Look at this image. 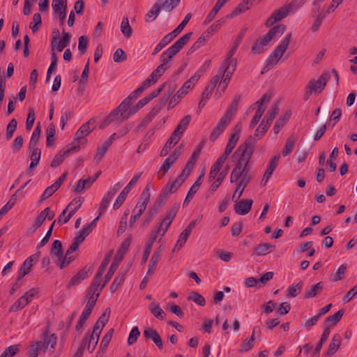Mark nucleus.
<instances>
[{
    "label": "nucleus",
    "instance_id": "obj_59",
    "mask_svg": "<svg viewBox=\"0 0 357 357\" xmlns=\"http://www.w3.org/2000/svg\"><path fill=\"white\" fill-rule=\"evenodd\" d=\"M109 146V142H104L100 146H98L97 148V153L95 156V160L98 162L100 161L105 155Z\"/></svg>",
    "mask_w": 357,
    "mask_h": 357
},
{
    "label": "nucleus",
    "instance_id": "obj_22",
    "mask_svg": "<svg viewBox=\"0 0 357 357\" xmlns=\"http://www.w3.org/2000/svg\"><path fill=\"white\" fill-rule=\"evenodd\" d=\"M275 248V245L270 243H261L256 246L253 250L252 256H264L271 252Z\"/></svg>",
    "mask_w": 357,
    "mask_h": 357
},
{
    "label": "nucleus",
    "instance_id": "obj_20",
    "mask_svg": "<svg viewBox=\"0 0 357 357\" xmlns=\"http://www.w3.org/2000/svg\"><path fill=\"white\" fill-rule=\"evenodd\" d=\"M252 178L251 175L245 174L243 178H242L238 183H237V188L232 196V200L236 201L238 199L241 197L242 195L244 189L248 185V184L250 183V180Z\"/></svg>",
    "mask_w": 357,
    "mask_h": 357
},
{
    "label": "nucleus",
    "instance_id": "obj_49",
    "mask_svg": "<svg viewBox=\"0 0 357 357\" xmlns=\"http://www.w3.org/2000/svg\"><path fill=\"white\" fill-rule=\"evenodd\" d=\"M329 334H330V328H328V327L325 328L323 331V333L321 335V339L319 341V342L317 343V344L314 349V355L319 354V353L322 349L323 344L328 339Z\"/></svg>",
    "mask_w": 357,
    "mask_h": 357
},
{
    "label": "nucleus",
    "instance_id": "obj_30",
    "mask_svg": "<svg viewBox=\"0 0 357 357\" xmlns=\"http://www.w3.org/2000/svg\"><path fill=\"white\" fill-rule=\"evenodd\" d=\"M324 289V282H319L318 283L313 284L309 289H307L304 294V298H311L315 297L319 294Z\"/></svg>",
    "mask_w": 357,
    "mask_h": 357
},
{
    "label": "nucleus",
    "instance_id": "obj_7",
    "mask_svg": "<svg viewBox=\"0 0 357 357\" xmlns=\"http://www.w3.org/2000/svg\"><path fill=\"white\" fill-rule=\"evenodd\" d=\"M83 202V199L79 197L73 199L72 202L67 206V207L59 215L57 222L59 225H63L69 221L73 215L80 208Z\"/></svg>",
    "mask_w": 357,
    "mask_h": 357
},
{
    "label": "nucleus",
    "instance_id": "obj_4",
    "mask_svg": "<svg viewBox=\"0 0 357 357\" xmlns=\"http://www.w3.org/2000/svg\"><path fill=\"white\" fill-rule=\"evenodd\" d=\"M192 17V14L188 13L185 15V18L183 20V21L179 24V25L172 32L169 33L166 36H165L158 43V44L155 47L152 54L155 55L159 52H160L166 45H167L169 43H170L176 37L177 35H178L183 29L185 28L186 24L188 23V22L190 20Z\"/></svg>",
    "mask_w": 357,
    "mask_h": 357
},
{
    "label": "nucleus",
    "instance_id": "obj_19",
    "mask_svg": "<svg viewBox=\"0 0 357 357\" xmlns=\"http://www.w3.org/2000/svg\"><path fill=\"white\" fill-rule=\"evenodd\" d=\"M252 199H241L234 206L236 213L241 215L248 214L252 208Z\"/></svg>",
    "mask_w": 357,
    "mask_h": 357
},
{
    "label": "nucleus",
    "instance_id": "obj_57",
    "mask_svg": "<svg viewBox=\"0 0 357 357\" xmlns=\"http://www.w3.org/2000/svg\"><path fill=\"white\" fill-rule=\"evenodd\" d=\"M144 89L141 86H139L136 90L132 92L123 102H126V105L130 107L132 102L137 98L139 95L142 93Z\"/></svg>",
    "mask_w": 357,
    "mask_h": 357
},
{
    "label": "nucleus",
    "instance_id": "obj_46",
    "mask_svg": "<svg viewBox=\"0 0 357 357\" xmlns=\"http://www.w3.org/2000/svg\"><path fill=\"white\" fill-rule=\"evenodd\" d=\"M121 31L123 35L126 38H129L132 33V29L129 24V20L127 17H124L121 24Z\"/></svg>",
    "mask_w": 357,
    "mask_h": 357
},
{
    "label": "nucleus",
    "instance_id": "obj_50",
    "mask_svg": "<svg viewBox=\"0 0 357 357\" xmlns=\"http://www.w3.org/2000/svg\"><path fill=\"white\" fill-rule=\"evenodd\" d=\"M190 234L188 231L183 230L179 235L178 238L176 243V245L172 250V252H175L176 250H179L186 243L188 237Z\"/></svg>",
    "mask_w": 357,
    "mask_h": 357
},
{
    "label": "nucleus",
    "instance_id": "obj_40",
    "mask_svg": "<svg viewBox=\"0 0 357 357\" xmlns=\"http://www.w3.org/2000/svg\"><path fill=\"white\" fill-rule=\"evenodd\" d=\"M250 3L247 0L241 1L236 8L230 13L227 17H234L241 13L245 12L250 8Z\"/></svg>",
    "mask_w": 357,
    "mask_h": 357
},
{
    "label": "nucleus",
    "instance_id": "obj_9",
    "mask_svg": "<svg viewBox=\"0 0 357 357\" xmlns=\"http://www.w3.org/2000/svg\"><path fill=\"white\" fill-rule=\"evenodd\" d=\"M79 151V144H74V143H71L66 145L57 154H56V155L54 157L53 160L50 163V166L52 168L57 167L62 163L66 157H68L69 155L77 152Z\"/></svg>",
    "mask_w": 357,
    "mask_h": 357
},
{
    "label": "nucleus",
    "instance_id": "obj_61",
    "mask_svg": "<svg viewBox=\"0 0 357 357\" xmlns=\"http://www.w3.org/2000/svg\"><path fill=\"white\" fill-rule=\"evenodd\" d=\"M181 0H165L161 3L162 9L167 12H171L178 6Z\"/></svg>",
    "mask_w": 357,
    "mask_h": 357
},
{
    "label": "nucleus",
    "instance_id": "obj_6",
    "mask_svg": "<svg viewBox=\"0 0 357 357\" xmlns=\"http://www.w3.org/2000/svg\"><path fill=\"white\" fill-rule=\"evenodd\" d=\"M130 107L126 105V102H121V103L114 110H112L109 114H108L102 121V123L100 126V128H105L109 124L112 122L119 120L120 122H123L126 121L124 119L123 114H125V112L128 110Z\"/></svg>",
    "mask_w": 357,
    "mask_h": 357
},
{
    "label": "nucleus",
    "instance_id": "obj_15",
    "mask_svg": "<svg viewBox=\"0 0 357 357\" xmlns=\"http://www.w3.org/2000/svg\"><path fill=\"white\" fill-rule=\"evenodd\" d=\"M230 122L231 121L222 116L216 126L213 128L209 137L210 140L211 142H215L223 132Z\"/></svg>",
    "mask_w": 357,
    "mask_h": 357
},
{
    "label": "nucleus",
    "instance_id": "obj_5",
    "mask_svg": "<svg viewBox=\"0 0 357 357\" xmlns=\"http://www.w3.org/2000/svg\"><path fill=\"white\" fill-rule=\"evenodd\" d=\"M291 37V33L287 34L285 38L280 42V43L275 47L274 51L268 56L266 61V67L268 68V69L273 68L282 58V55L285 53L289 45Z\"/></svg>",
    "mask_w": 357,
    "mask_h": 357
},
{
    "label": "nucleus",
    "instance_id": "obj_38",
    "mask_svg": "<svg viewBox=\"0 0 357 357\" xmlns=\"http://www.w3.org/2000/svg\"><path fill=\"white\" fill-rule=\"evenodd\" d=\"M63 255L62 243L59 240H55L50 249V255L52 258L59 259V257H61Z\"/></svg>",
    "mask_w": 357,
    "mask_h": 357
},
{
    "label": "nucleus",
    "instance_id": "obj_62",
    "mask_svg": "<svg viewBox=\"0 0 357 357\" xmlns=\"http://www.w3.org/2000/svg\"><path fill=\"white\" fill-rule=\"evenodd\" d=\"M295 144V137L294 136H290L287 139L286 144L284 145V149L282 151L283 156H287L289 155L293 151L294 146Z\"/></svg>",
    "mask_w": 357,
    "mask_h": 357
},
{
    "label": "nucleus",
    "instance_id": "obj_29",
    "mask_svg": "<svg viewBox=\"0 0 357 357\" xmlns=\"http://www.w3.org/2000/svg\"><path fill=\"white\" fill-rule=\"evenodd\" d=\"M220 75H216L213 76L209 84L206 86L205 89L202 93L203 99H209L211 95L212 94L213 90L217 86V84L219 82Z\"/></svg>",
    "mask_w": 357,
    "mask_h": 357
},
{
    "label": "nucleus",
    "instance_id": "obj_58",
    "mask_svg": "<svg viewBox=\"0 0 357 357\" xmlns=\"http://www.w3.org/2000/svg\"><path fill=\"white\" fill-rule=\"evenodd\" d=\"M55 126L52 123L49 125V126L47 128L46 134H47V142H46V146H50L53 144L54 141V135H55Z\"/></svg>",
    "mask_w": 357,
    "mask_h": 357
},
{
    "label": "nucleus",
    "instance_id": "obj_33",
    "mask_svg": "<svg viewBox=\"0 0 357 357\" xmlns=\"http://www.w3.org/2000/svg\"><path fill=\"white\" fill-rule=\"evenodd\" d=\"M103 274L98 275V272L96 273V276L94 277L90 287L88 288L87 291L88 294L98 292L100 294V291L104 287H102V284H100V280Z\"/></svg>",
    "mask_w": 357,
    "mask_h": 357
},
{
    "label": "nucleus",
    "instance_id": "obj_23",
    "mask_svg": "<svg viewBox=\"0 0 357 357\" xmlns=\"http://www.w3.org/2000/svg\"><path fill=\"white\" fill-rule=\"evenodd\" d=\"M161 109V107H154L151 109V110L147 114V115L144 118L140 123L138 124L137 127V130L139 131L142 128L147 126L153 119V118L160 112Z\"/></svg>",
    "mask_w": 357,
    "mask_h": 357
},
{
    "label": "nucleus",
    "instance_id": "obj_41",
    "mask_svg": "<svg viewBox=\"0 0 357 357\" xmlns=\"http://www.w3.org/2000/svg\"><path fill=\"white\" fill-rule=\"evenodd\" d=\"M156 238L155 236V234H151L150 237L148 240V242L146 245V248L143 254L142 259V264H145L147 261V259L150 255V253L151 252V249L153 247V245L154 242L156 241Z\"/></svg>",
    "mask_w": 357,
    "mask_h": 357
},
{
    "label": "nucleus",
    "instance_id": "obj_35",
    "mask_svg": "<svg viewBox=\"0 0 357 357\" xmlns=\"http://www.w3.org/2000/svg\"><path fill=\"white\" fill-rule=\"evenodd\" d=\"M285 29V25H276L268 31V33L266 34V38L271 40L274 37H280L284 33Z\"/></svg>",
    "mask_w": 357,
    "mask_h": 357
},
{
    "label": "nucleus",
    "instance_id": "obj_52",
    "mask_svg": "<svg viewBox=\"0 0 357 357\" xmlns=\"http://www.w3.org/2000/svg\"><path fill=\"white\" fill-rule=\"evenodd\" d=\"M347 270V264H342L335 273H333L330 276V280L331 282H337L343 279V276Z\"/></svg>",
    "mask_w": 357,
    "mask_h": 357
},
{
    "label": "nucleus",
    "instance_id": "obj_54",
    "mask_svg": "<svg viewBox=\"0 0 357 357\" xmlns=\"http://www.w3.org/2000/svg\"><path fill=\"white\" fill-rule=\"evenodd\" d=\"M291 12L290 11L288 6H287V4H284L280 8L275 10L273 13V15H275L276 20L278 22L286 17Z\"/></svg>",
    "mask_w": 357,
    "mask_h": 357
},
{
    "label": "nucleus",
    "instance_id": "obj_39",
    "mask_svg": "<svg viewBox=\"0 0 357 357\" xmlns=\"http://www.w3.org/2000/svg\"><path fill=\"white\" fill-rule=\"evenodd\" d=\"M77 255H66V254L59 259H54V263L56 265L60 268V269H63L68 266L73 260L75 259Z\"/></svg>",
    "mask_w": 357,
    "mask_h": 357
},
{
    "label": "nucleus",
    "instance_id": "obj_28",
    "mask_svg": "<svg viewBox=\"0 0 357 357\" xmlns=\"http://www.w3.org/2000/svg\"><path fill=\"white\" fill-rule=\"evenodd\" d=\"M340 344H341V337L340 335L335 334L333 337L332 340L328 345L326 355L328 357H331L333 355H334L336 353V351L338 350V349L340 348Z\"/></svg>",
    "mask_w": 357,
    "mask_h": 357
},
{
    "label": "nucleus",
    "instance_id": "obj_53",
    "mask_svg": "<svg viewBox=\"0 0 357 357\" xmlns=\"http://www.w3.org/2000/svg\"><path fill=\"white\" fill-rule=\"evenodd\" d=\"M29 150L32 151L31 155V167H35L37 166L40 161L41 151L38 147L29 148Z\"/></svg>",
    "mask_w": 357,
    "mask_h": 357
},
{
    "label": "nucleus",
    "instance_id": "obj_60",
    "mask_svg": "<svg viewBox=\"0 0 357 357\" xmlns=\"http://www.w3.org/2000/svg\"><path fill=\"white\" fill-rule=\"evenodd\" d=\"M278 112L279 107L277 105H274L272 106L271 109L268 112L266 116L264 117L265 123H266L269 127Z\"/></svg>",
    "mask_w": 357,
    "mask_h": 357
},
{
    "label": "nucleus",
    "instance_id": "obj_64",
    "mask_svg": "<svg viewBox=\"0 0 357 357\" xmlns=\"http://www.w3.org/2000/svg\"><path fill=\"white\" fill-rule=\"evenodd\" d=\"M20 351V345L15 344L8 347L3 352L0 357H13Z\"/></svg>",
    "mask_w": 357,
    "mask_h": 357
},
{
    "label": "nucleus",
    "instance_id": "obj_16",
    "mask_svg": "<svg viewBox=\"0 0 357 357\" xmlns=\"http://www.w3.org/2000/svg\"><path fill=\"white\" fill-rule=\"evenodd\" d=\"M161 208L162 206H160V204H157L154 202L153 206L149 209L146 215L143 218L142 224V228L146 229L148 227Z\"/></svg>",
    "mask_w": 357,
    "mask_h": 357
},
{
    "label": "nucleus",
    "instance_id": "obj_17",
    "mask_svg": "<svg viewBox=\"0 0 357 357\" xmlns=\"http://www.w3.org/2000/svg\"><path fill=\"white\" fill-rule=\"evenodd\" d=\"M143 334L146 340H151L160 350L163 349L162 340L156 330L148 328L144 331Z\"/></svg>",
    "mask_w": 357,
    "mask_h": 357
},
{
    "label": "nucleus",
    "instance_id": "obj_1",
    "mask_svg": "<svg viewBox=\"0 0 357 357\" xmlns=\"http://www.w3.org/2000/svg\"><path fill=\"white\" fill-rule=\"evenodd\" d=\"M255 146V139L249 136L234 152L233 156L236 157L237 160L230 176L231 183L237 182L245 174L250 175L248 166L254 152Z\"/></svg>",
    "mask_w": 357,
    "mask_h": 357
},
{
    "label": "nucleus",
    "instance_id": "obj_37",
    "mask_svg": "<svg viewBox=\"0 0 357 357\" xmlns=\"http://www.w3.org/2000/svg\"><path fill=\"white\" fill-rule=\"evenodd\" d=\"M344 313V309L340 310L334 314L328 316L326 319L324 324L327 326V327H328V328H330L331 326H333L336 325L340 321Z\"/></svg>",
    "mask_w": 357,
    "mask_h": 357
},
{
    "label": "nucleus",
    "instance_id": "obj_11",
    "mask_svg": "<svg viewBox=\"0 0 357 357\" xmlns=\"http://www.w3.org/2000/svg\"><path fill=\"white\" fill-rule=\"evenodd\" d=\"M180 187L176 183L173 179H169L165 187L160 193L155 202L160 204V206H163L167 198L173 193L176 192Z\"/></svg>",
    "mask_w": 357,
    "mask_h": 357
},
{
    "label": "nucleus",
    "instance_id": "obj_56",
    "mask_svg": "<svg viewBox=\"0 0 357 357\" xmlns=\"http://www.w3.org/2000/svg\"><path fill=\"white\" fill-rule=\"evenodd\" d=\"M110 309L107 308L106 312H103L100 317L98 318L97 321L96 322L93 326H98V328H101L102 330L107 323L109 318Z\"/></svg>",
    "mask_w": 357,
    "mask_h": 357
},
{
    "label": "nucleus",
    "instance_id": "obj_14",
    "mask_svg": "<svg viewBox=\"0 0 357 357\" xmlns=\"http://www.w3.org/2000/svg\"><path fill=\"white\" fill-rule=\"evenodd\" d=\"M236 66H234V61H232L231 66H223L219 69V73H222V80L223 83L222 86V91L224 92L227 86V84L229 82L234 72L236 70Z\"/></svg>",
    "mask_w": 357,
    "mask_h": 357
},
{
    "label": "nucleus",
    "instance_id": "obj_44",
    "mask_svg": "<svg viewBox=\"0 0 357 357\" xmlns=\"http://www.w3.org/2000/svg\"><path fill=\"white\" fill-rule=\"evenodd\" d=\"M40 132H41L40 123V122H38L32 133L31 139L29 143V148L37 147V145H38V141L40 139Z\"/></svg>",
    "mask_w": 357,
    "mask_h": 357
},
{
    "label": "nucleus",
    "instance_id": "obj_21",
    "mask_svg": "<svg viewBox=\"0 0 357 357\" xmlns=\"http://www.w3.org/2000/svg\"><path fill=\"white\" fill-rule=\"evenodd\" d=\"M204 176V172H202L201 175L197 178V181L191 186L185 197V199H184L183 206L187 205L190 201V199H192L195 193L197 192L199 188L200 187L203 182Z\"/></svg>",
    "mask_w": 357,
    "mask_h": 357
},
{
    "label": "nucleus",
    "instance_id": "obj_2",
    "mask_svg": "<svg viewBox=\"0 0 357 357\" xmlns=\"http://www.w3.org/2000/svg\"><path fill=\"white\" fill-rule=\"evenodd\" d=\"M192 36V32L185 33L177 40L172 46L164 51L160 56L161 63L169 68L172 64V58L190 41Z\"/></svg>",
    "mask_w": 357,
    "mask_h": 357
},
{
    "label": "nucleus",
    "instance_id": "obj_51",
    "mask_svg": "<svg viewBox=\"0 0 357 357\" xmlns=\"http://www.w3.org/2000/svg\"><path fill=\"white\" fill-rule=\"evenodd\" d=\"M229 169V167L226 168L225 171H222L219 172L218 176L216 178V179L213 182L210 187V190L212 192H215L217 190V189L219 188L223 180L225 179V176H227V170Z\"/></svg>",
    "mask_w": 357,
    "mask_h": 357
},
{
    "label": "nucleus",
    "instance_id": "obj_13",
    "mask_svg": "<svg viewBox=\"0 0 357 357\" xmlns=\"http://www.w3.org/2000/svg\"><path fill=\"white\" fill-rule=\"evenodd\" d=\"M93 268L91 266H85L75 275H74L68 284V288L79 284L82 280L88 278L89 273H91Z\"/></svg>",
    "mask_w": 357,
    "mask_h": 357
},
{
    "label": "nucleus",
    "instance_id": "obj_31",
    "mask_svg": "<svg viewBox=\"0 0 357 357\" xmlns=\"http://www.w3.org/2000/svg\"><path fill=\"white\" fill-rule=\"evenodd\" d=\"M228 0H218L215 3L214 7L213 9L210 11L207 17H206L204 24L205 25L209 24L215 17L217 13L219 12V10L221 9V8L224 6V4Z\"/></svg>",
    "mask_w": 357,
    "mask_h": 357
},
{
    "label": "nucleus",
    "instance_id": "obj_48",
    "mask_svg": "<svg viewBox=\"0 0 357 357\" xmlns=\"http://www.w3.org/2000/svg\"><path fill=\"white\" fill-rule=\"evenodd\" d=\"M303 281L301 280L296 284L290 285L287 289V296L290 297H296L301 293L303 288Z\"/></svg>",
    "mask_w": 357,
    "mask_h": 357
},
{
    "label": "nucleus",
    "instance_id": "obj_55",
    "mask_svg": "<svg viewBox=\"0 0 357 357\" xmlns=\"http://www.w3.org/2000/svg\"><path fill=\"white\" fill-rule=\"evenodd\" d=\"M125 278L126 277L124 273L119 274L115 277L109 287L112 294H114L117 290L119 287H120L124 282Z\"/></svg>",
    "mask_w": 357,
    "mask_h": 357
},
{
    "label": "nucleus",
    "instance_id": "obj_12",
    "mask_svg": "<svg viewBox=\"0 0 357 357\" xmlns=\"http://www.w3.org/2000/svg\"><path fill=\"white\" fill-rule=\"evenodd\" d=\"M121 187L122 184L120 182L116 183L115 185L112 186L110 189L107 192V193L104 195L100 203V206L98 208L99 215L103 214V213L107 208L110 201Z\"/></svg>",
    "mask_w": 357,
    "mask_h": 357
},
{
    "label": "nucleus",
    "instance_id": "obj_8",
    "mask_svg": "<svg viewBox=\"0 0 357 357\" xmlns=\"http://www.w3.org/2000/svg\"><path fill=\"white\" fill-rule=\"evenodd\" d=\"M50 333V327L46 326L41 334V340L36 341V342L38 345L40 351H46L48 349L49 347L51 349H54L57 343V336L56 334L52 333L51 335Z\"/></svg>",
    "mask_w": 357,
    "mask_h": 357
},
{
    "label": "nucleus",
    "instance_id": "obj_25",
    "mask_svg": "<svg viewBox=\"0 0 357 357\" xmlns=\"http://www.w3.org/2000/svg\"><path fill=\"white\" fill-rule=\"evenodd\" d=\"M291 115V112L290 110H287L280 116V118L276 121L273 127V131L275 134H278L280 132L281 129L289 120Z\"/></svg>",
    "mask_w": 357,
    "mask_h": 357
},
{
    "label": "nucleus",
    "instance_id": "obj_34",
    "mask_svg": "<svg viewBox=\"0 0 357 357\" xmlns=\"http://www.w3.org/2000/svg\"><path fill=\"white\" fill-rule=\"evenodd\" d=\"M121 261H122V259H121V257H119V258L115 256V257L109 268V271L105 275V281L102 284V287H104L106 285V284L107 283V282L109 280H110V279L114 274L115 271H116V269Z\"/></svg>",
    "mask_w": 357,
    "mask_h": 357
},
{
    "label": "nucleus",
    "instance_id": "obj_63",
    "mask_svg": "<svg viewBox=\"0 0 357 357\" xmlns=\"http://www.w3.org/2000/svg\"><path fill=\"white\" fill-rule=\"evenodd\" d=\"M42 24L41 15L40 13H35L33 16V22L30 24V29L33 33H36Z\"/></svg>",
    "mask_w": 357,
    "mask_h": 357
},
{
    "label": "nucleus",
    "instance_id": "obj_3",
    "mask_svg": "<svg viewBox=\"0 0 357 357\" xmlns=\"http://www.w3.org/2000/svg\"><path fill=\"white\" fill-rule=\"evenodd\" d=\"M331 78V73H323L317 80L312 79L309 81L305 88L303 99L307 100L313 93H321Z\"/></svg>",
    "mask_w": 357,
    "mask_h": 357
},
{
    "label": "nucleus",
    "instance_id": "obj_24",
    "mask_svg": "<svg viewBox=\"0 0 357 357\" xmlns=\"http://www.w3.org/2000/svg\"><path fill=\"white\" fill-rule=\"evenodd\" d=\"M241 95L236 94L234 100H232L229 108L227 109L223 116L226 117L229 121H231L233 116L236 114L238 110V102L241 100Z\"/></svg>",
    "mask_w": 357,
    "mask_h": 357
},
{
    "label": "nucleus",
    "instance_id": "obj_42",
    "mask_svg": "<svg viewBox=\"0 0 357 357\" xmlns=\"http://www.w3.org/2000/svg\"><path fill=\"white\" fill-rule=\"evenodd\" d=\"M114 328H110L107 333L103 336L100 347H99V351L98 353L102 351V353L105 352V351L107 349L114 333Z\"/></svg>",
    "mask_w": 357,
    "mask_h": 357
},
{
    "label": "nucleus",
    "instance_id": "obj_26",
    "mask_svg": "<svg viewBox=\"0 0 357 357\" xmlns=\"http://www.w3.org/2000/svg\"><path fill=\"white\" fill-rule=\"evenodd\" d=\"M161 3L162 0H157L153 4L145 16L146 22H152L156 18L162 10Z\"/></svg>",
    "mask_w": 357,
    "mask_h": 357
},
{
    "label": "nucleus",
    "instance_id": "obj_36",
    "mask_svg": "<svg viewBox=\"0 0 357 357\" xmlns=\"http://www.w3.org/2000/svg\"><path fill=\"white\" fill-rule=\"evenodd\" d=\"M94 183V178H81L76 185L73 187V191L77 193L82 192L85 188H89Z\"/></svg>",
    "mask_w": 357,
    "mask_h": 357
},
{
    "label": "nucleus",
    "instance_id": "obj_18",
    "mask_svg": "<svg viewBox=\"0 0 357 357\" xmlns=\"http://www.w3.org/2000/svg\"><path fill=\"white\" fill-rule=\"evenodd\" d=\"M280 158V154H278L275 156H273L270 161L268 162V165L267 167V169L264 174L263 178L261 180V183L264 182L265 185L268 179L272 176L273 173L275 170L276 167H278V161Z\"/></svg>",
    "mask_w": 357,
    "mask_h": 357
},
{
    "label": "nucleus",
    "instance_id": "obj_47",
    "mask_svg": "<svg viewBox=\"0 0 357 357\" xmlns=\"http://www.w3.org/2000/svg\"><path fill=\"white\" fill-rule=\"evenodd\" d=\"M208 40V38L204 35L203 33L197 40L193 43V45L189 48L188 51V54H190L199 49L202 46L204 45L205 43Z\"/></svg>",
    "mask_w": 357,
    "mask_h": 357
},
{
    "label": "nucleus",
    "instance_id": "obj_27",
    "mask_svg": "<svg viewBox=\"0 0 357 357\" xmlns=\"http://www.w3.org/2000/svg\"><path fill=\"white\" fill-rule=\"evenodd\" d=\"M269 41L270 40L266 38V35L263 38H259L252 47V52L255 54L264 52L266 50L265 47L268 45Z\"/></svg>",
    "mask_w": 357,
    "mask_h": 357
},
{
    "label": "nucleus",
    "instance_id": "obj_10",
    "mask_svg": "<svg viewBox=\"0 0 357 357\" xmlns=\"http://www.w3.org/2000/svg\"><path fill=\"white\" fill-rule=\"evenodd\" d=\"M96 128V120L90 119L87 122L80 126L75 135L74 144H82V140L88 136Z\"/></svg>",
    "mask_w": 357,
    "mask_h": 357
},
{
    "label": "nucleus",
    "instance_id": "obj_43",
    "mask_svg": "<svg viewBox=\"0 0 357 357\" xmlns=\"http://www.w3.org/2000/svg\"><path fill=\"white\" fill-rule=\"evenodd\" d=\"M30 300L26 296H21L9 308V312H16L24 308Z\"/></svg>",
    "mask_w": 357,
    "mask_h": 357
},
{
    "label": "nucleus",
    "instance_id": "obj_32",
    "mask_svg": "<svg viewBox=\"0 0 357 357\" xmlns=\"http://www.w3.org/2000/svg\"><path fill=\"white\" fill-rule=\"evenodd\" d=\"M150 312L157 319L163 320L166 315L165 311L161 308L159 303L153 302L149 305Z\"/></svg>",
    "mask_w": 357,
    "mask_h": 357
},
{
    "label": "nucleus",
    "instance_id": "obj_45",
    "mask_svg": "<svg viewBox=\"0 0 357 357\" xmlns=\"http://www.w3.org/2000/svg\"><path fill=\"white\" fill-rule=\"evenodd\" d=\"M132 242V236H129L126 240L123 241L120 247L117 250V254L116 257H121V259H123L124 255L129 249Z\"/></svg>",
    "mask_w": 357,
    "mask_h": 357
}]
</instances>
